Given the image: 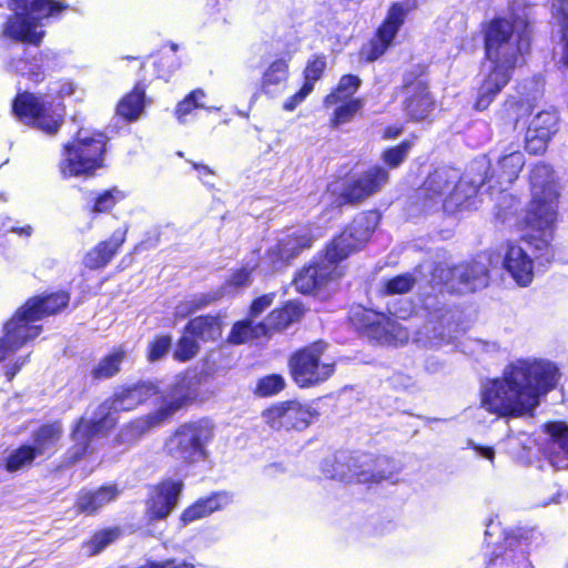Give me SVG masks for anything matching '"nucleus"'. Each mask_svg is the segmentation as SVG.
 <instances>
[{
  "label": "nucleus",
  "instance_id": "f257e3e1",
  "mask_svg": "<svg viewBox=\"0 0 568 568\" xmlns=\"http://www.w3.org/2000/svg\"><path fill=\"white\" fill-rule=\"evenodd\" d=\"M532 199L523 217L527 227L520 242L507 244L503 266L519 286L534 280V261L549 262L554 257L551 241L557 221L558 189L547 164H537L530 175Z\"/></svg>",
  "mask_w": 568,
  "mask_h": 568
},
{
  "label": "nucleus",
  "instance_id": "f03ea898",
  "mask_svg": "<svg viewBox=\"0 0 568 568\" xmlns=\"http://www.w3.org/2000/svg\"><path fill=\"white\" fill-rule=\"evenodd\" d=\"M560 376L559 367L547 358H515L499 376L481 384L480 405L503 418L532 416L541 398L556 388Z\"/></svg>",
  "mask_w": 568,
  "mask_h": 568
},
{
  "label": "nucleus",
  "instance_id": "7ed1b4c3",
  "mask_svg": "<svg viewBox=\"0 0 568 568\" xmlns=\"http://www.w3.org/2000/svg\"><path fill=\"white\" fill-rule=\"evenodd\" d=\"M378 220L375 212L357 215L352 224L333 240L323 256L297 273L294 280L296 290L302 294H310L333 287L345 273L341 262L362 248L376 229Z\"/></svg>",
  "mask_w": 568,
  "mask_h": 568
},
{
  "label": "nucleus",
  "instance_id": "20e7f679",
  "mask_svg": "<svg viewBox=\"0 0 568 568\" xmlns=\"http://www.w3.org/2000/svg\"><path fill=\"white\" fill-rule=\"evenodd\" d=\"M517 26L505 19L493 20L485 31L486 57L484 79L478 89L475 108L486 110L511 78L519 55L528 49L526 36H515Z\"/></svg>",
  "mask_w": 568,
  "mask_h": 568
},
{
  "label": "nucleus",
  "instance_id": "39448f33",
  "mask_svg": "<svg viewBox=\"0 0 568 568\" xmlns=\"http://www.w3.org/2000/svg\"><path fill=\"white\" fill-rule=\"evenodd\" d=\"M158 394V387L153 383H141L119 390L111 403L102 404L94 417L82 418L72 432L74 445L70 450L72 458L77 460L91 448L94 437L103 435L116 423L115 414L121 410L134 409Z\"/></svg>",
  "mask_w": 568,
  "mask_h": 568
},
{
  "label": "nucleus",
  "instance_id": "423d86ee",
  "mask_svg": "<svg viewBox=\"0 0 568 568\" xmlns=\"http://www.w3.org/2000/svg\"><path fill=\"white\" fill-rule=\"evenodd\" d=\"M474 169L460 178L455 169H438L425 181L422 193L429 207H442L453 213L459 209L475 207L473 197L487 183L488 178L471 176Z\"/></svg>",
  "mask_w": 568,
  "mask_h": 568
},
{
  "label": "nucleus",
  "instance_id": "0eeeda50",
  "mask_svg": "<svg viewBox=\"0 0 568 568\" xmlns=\"http://www.w3.org/2000/svg\"><path fill=\"white\" fill-rule=\"evenodd\" d=\"M77 87L71 81L54 83L47 94L23 92L13 102V112L23 123L34 125L39 130L53 134L61 125L63 108L58 98L70 97Z\"/></svg>",
  "mask_w": 568,
  "mask_h": 568
},
{
  "label": "nucleus",
  "instance_id": "6e6552de",
  "mask_svg": "<svg viewBox=\"0 0 568 568\" xmlns=\"http://www.w3.org/2000/svg\"><path fill=\"white\" fill-rule=\"evenodd\" d=\"M105 138L99 132L80 129L63 148L60 172L63 178H88L103 166Z\"/></svg>",
  "mask_w": 568,
  "mask_h": 568
},
{
  "label": "nucleus",
  "instance_id": "1a4fd4ad",
  "mask_svg": "<svg viewBox=\"0 0 568 568\" xmlns=\"http://www.w3.org/2000/svg\"><path fill=\"white\" fill-rule=\"evenodd\" d=\"M14 16L4 27V34L14 40L32 44L40 43L44 36L42 20L62 10L51 0H12Z\"/></svg>",
  "mask_w": 568,
  "mask_h": 568
},
{
  "label": "nucleus",
  "instance_id": "9d476101",
  "mask_svg": "<svg viewBox=\"0 0 568 568\" xmlns=\"http://www.w3.org/2000/svg\"><path fill=\"white\" fill-rule=\"evenodd\" d=\"M541 535L534 528L518 527L506 530L503 540L487 552V568H535L529 552L538 547Z\"/></svg>",
  "mask_w": 568,
  "mask_h": 568
},
{
  "label": "nucleus",
  "instance_id": "9b49d317",
  "mask_svg": "<svg viewBox=\"0 0 568 568\" xmlns=\"http://www.w3.org/2000/svg\"><path fill=\"white\" fill-rule=\"evenodd\" d=\"M523 142L519 138L500 144V155L488 178V190L493 196L495 190L499 194V211L497 216L504 222L508 221V210L516 209L517 201L511 195L504 193L507 185L511 184L521 171L525 160L521 153Z\"/></svg>",
  "mask_w": 568,
  "mask_h": 568
},
{
  "label": "nucleus",
  "instance_id": "f8f14e48",
  "mask_svg": "<svg viewBox=\"0 0 568 568\" xmlns=\"http://www.w3.org/2000/svg\"><path fill=\"white\" fill-rule=\"evenodd\" d=\"M213 438V425L205 419L181 425L165 443L168 454L192 464L205 458V447Z\"/></svg>",
  "mask_w": 568,
  "mask_h": 568
},
{
  "label": "nucleus",
  "instance_id": "ddd939ff",
  "mask_svg": "<svg viewBox=\"0 0 568 568\" xmlns=\"http://www.w3.org/2000/svg\"><path fill=\"white\" fill-rule=\"evenodd\" d=\"M69 303L65 292L52 293L30 298L9 321L18 333L28 342L41 333V326L36 323L42 317L55 314Z\"/></svg>",
  "mask_w": 568,
  "mask_h": 568
},
{
  "label": "nucleus",
  "instance_id": "4468645a",
  "mask_svg": "<svg viewBox=\"0 0 568 568\" xmlns=\"http://www.w3.org/2000/svg\"><path fill=\"white\" fill-rule=\"evenodd\" d=\"M325 344L317 342L297 352L290 362L293 379L301 387H308L328 379L334 363L323 358Z\"/></svg>",
  "mask_w": 568,
  "mask_h": 568
},
{
  "label": "nucleus",
  "instance_id": "2eb2a0df",
  "mask_svg": "<svg viewBox=\"0 0 568 568\" xmlns=\"http://www.w3.org/2000/svg\"><path fill=\"white\" fill-rule=\"evenodd\" d=\"M351 321L378 344L398 345L409 337L407 329L395 320L372 310L356 307L351 313Z\"/></svg>",
  "mask_w": 568,
  "mask_h": 568
},
{
  "label": "nucleus",
  "instance_id": "dca6fc26",
  "mask_svg": "<svg viewBox=\"0 0 568 568\" xmlns=\"http://www.w3.org/2000/svg\"><path fill=\"white\" fill-rule=\"evenodd\" d=\"M312 235L307 226L292 227L282 232L276 241L268 245L261 258L264 273L277 271L294 258L302 250L311 246Z\"/></svg>",
  "mask_w": 568,
  "mask_h": 568
},
{
  "label": "nucleus",
  "instance_id": "f3484780",
  "mask_svg": "<svg viewBox=\"0 0 568 568\" xmlns=\"http://www.w3.org/2000/svg\"><path fill=\"white\" fill-rule=\"evenodd\" d=\"M316 416L315 409L297 400L276 403L262 413L264 423L276 432L303 430L313 423Z\"/></svg>",
  "mask_w": 568,
  "mask_h": 568
},
{
  "label": "nucleus",
  "instance_id": "a211bd4d",
  "mask_svg": "<svg viewBox=\"0 0 568 568\" xmlns=\"http://www.w3.org/2000/svg\"><path fill=\"white\" fill-rule=\"evenodd\" d=\"M412 9L413 7L409 1L394 2L388 8L385 20L377 29L376 38L369 45V52H367L368 60H376L385 53Z\"/></svg>",
  "mask_w": 568,
  "mask_h": 568
},
{
  "label": "nucleus",
  "instance_id": "6ab92c4d",
  "mask_svg": "<svg viewBox=\"0 0 568 568\" xmlns=\"http://www.w3.org/2000/svg\"><path fill=\"white\" fill-rule=\"evenodd\" d=\"M453 326L456 325L446 315L433 314L417 332L416 342L425 347L440 348L457 338V331H453Z\"/></svg>",
  "mask_w": 568,
  "mask_h": 568
},
{
  "label": "nucleus",
  "instance_id": "aec40b11",
  "mask_svg": "<svg viewBox=\"0 0 568 568\" xmlns=\"http://www.w3.org/2000/svg\"><path fill=\"white\" fill-rule=\"evenodd\" d=\"M388 181V173L379 166L368 169L359 176L349 181L342 193L347 202H359L377 192Z\"/></svg>",
  "mask_w": 568,
  "mask_h": 568
},
{
  "label": "nucleus",
  "instance_id": "412c9836",
  "mask_svg": "<svg viewBox=\"0 0 568 568\" xmlns=\"http://www.w3.org/2000/svg\"><path fill=\"white\" fill-rule=\"evenodd\" d=\"M549 436L544 446V455L556 469L568 468V425L552 422L545 426Z\"/></svg>",
  "mask_w": 568,
  "mask_h": 568
},
{
  "label": "nucleus",
  "instance_id": "4be33fe9",
  "mask_svg": "<svg viewBox=\"0 0 568 568\" xmlns=\"http://www.w3.org/2000/svg\"><path fill=\"white\" fill-rule=\"evenodd\" d=\"M182 481L168 479L154 487L148 503V515L152 519L165 518L176 506Z\"/></svg>",
  "mask_w": 568,
  "mask_h": 568
},
{
  "label": "nucleus",
  "instance_id": "5701e85b",
  "mask_svg": "<svg viewBox=\"0 0 568 568\" xmlns=\"http://www.w3.org/2000/svg\"><path fill=\"white\" fill-rule=\"evenodd\" d=\"M557 131V116L551 112L538 113L529 123L526 132V149L530 153L545 151L552 134Z\"/></svg>",
  "mask_w": 568,
  "mask_h": 568
},
{
  "label": "nucleus",
  "instance_id": "b1692460",
  "mask_svg": "<svg viewBox=\"0 0 568 568\" xmlns=\"http://www.w3.org/2000/svg\"><path fill=\"white\" fill-rule=\"evenodd\" d=\"M196 397V382L190 377H180L170 390L162 396L160 408L171 418L179 409L193 402Z\"/></svg>",
  "mask_w": 568,
  "mask_h": 568
},
{
  "label": "nucleus",
  "instance_id": "393cba45",
  "mask_svg": "<svg viewBox=\"0 0 568 568\" xmlns=\"http://www.w3.org/2000/svg\"><path fill=\"white\" fill-rule=\"evenodd\" d=\"M121 495L116 485L101 486L94 490H82L77 498V509L87 515H95L103 507L115 501Z\"/></svg>",
  "mask_w": 568,
  "mask_h": 568
},
{
  "label": "nucleus",
  "instance_id": "a878e982",
  "mask_svg": "<svg viewBox=\"0 0 568 568\" xmlns=\"http://www.w3.org/2000/svg\"><path fill=\"white\" fill-rule=\"evenodd\" d=\"M170 419L160 407L145 416L139 417L121 429L119 442L121 444H133L154 428L162 426Z\"/></svg>",
  "mask_w": 568,
  "mask_h": 568
},
{
  "label": "nucleus",
  "instance_id": "bb28decb",
  "mask_svg": "<svg viewBox=\"0 0 568 568\" xmlns=\"http://www.w3.org/2000/svg\"><path fill=\"white\" fill-rule=\"evenodd\" d=\"M452 281L458 282L452 287L460 293L476 291L487 285V268L480 262L458 265L452 271Z\"/></svg>",
  "mask_w": 568,
  "mask_h": 568
},
{
  "label": "nucleus",
  "instance_id": "cd10ccee",
  "mask_svg": "<svg viewBox=\"0 0 568 568\" xmlns=\"http://www.w3.org/2000/svg\"><path fill=\"white\" fill-rule=\"evenodd\" d=\"M124 241L125 231H114L108 241L99 243L85 254L83 258L84 265L91 270L105 266L114 256L119 247L124 243Z\"/></svg>",
  "mask_w": 568,
  "mask_h": 568
},
{
  "label": "nucleus",
  "instance_id": "c85d7f7f",
  "mask_svg": "<svg viewBox=\"0 0 568 568\" xmlns=\"http://www.w3.org/2000/svg\"><path fill=\"white\" fill-rule=\"evenodd\" d=\"M398 468L394 460L387 457L372 459L365 457L362 462L361 470L355 471V476L359 483H379L382 480H390L397 473Z\"/></svg>",
  "mask_w": 568,
  "mask_h": 568
},
{
  "label": "nucleus",
  "instance_id": "c756f323",
  "mask_svg": "<svg viewBox=\"0 0 568 568\" xmlns=\"http://www.w3.org/2000/svg\"><path fill=\"white\" fill-rule=\"evenodd\" d=\"M304 314L303 305L297 301L287 302L283 307L273 310L263 321L268 336L273 332L283 331Z\"/></svg>",
  "mask_w": 568,
  "mask_h": 568
},
{
  "label": "nucleus",
  "instance_id": "7c9ffc66",
  "mask_svg": "<svg viewBox=\"0 0 568 568\" xmlns=\"http://www.w3.org/2000/svg\"><path fill=\"white\" fill-rule=\"evenodd\" d=\"M232 501L231 496L227 493H217L212 496L200 499L187 509H185L181 516L184 524L192 523L211 515L213 511L220 510L226 507Z\"/></svg>",
  "mask_w": 568,
  "mask_h": 568
},
{
  "label": "nucleus",
  "instance_id": "2f4dec72",
  "mask_svg": "<svg viewBox=\"0 0 568 568\" xmlns=\"http://www.w3.org/2000/svg\"><path fill=\"white\" fill-rule=\"evenodd\" d=\"M207 94L202 89H195L181 100L174 110L175 119L181 124H186L192 120L195 110L203 109L209 112L220 111L219 106L206 105Z\"/></svg>",
  "mask_w": 568,
  "mask_h": 568
},
{
  "label": "nucleus",
  "instance_id": "473e14b6",
  "mask_svg": "<svg viewBox=\"0 0 568 568\" xmlns=\"http://www.w3.org/2000/svg\"><path fill=\"white\" fill-rule=\"evenodd\" d=\"M288 79V62L281 58L273 61L263 72L261 79V90L267 95H275L278 89Z\"/></svg>",
  "mask_w": 568,
  "mask_h": 568
},
{
  "label": "nucleus",
  "instance_id": "72a5a7b5",
  "mask_svg": "<svg viewBox=\"0 0 568 568\" xmlns=\"http://www.w3.org/2000/svg\"><path fill=\"white\" fill-rule=\"evenodd\" d=\"M145 105V91L142 87L136 85L121 99L116 112L128 121H135L143 114Z\"/></svg>",
  "mask_w": 568,
  "mask_h": 568
},
{
  "label": "nucleus",
  "instance_id": "f704fd0d",
  "mask_svg": "<svg viewBox=\"0 0 568 568\" xmlns=\"http://www.w3.org/2000/svg\"><path fill=\"white\" fill-rule=\"evenodd\" d=\"M268 336L266 332V324L258 322L253 323V320L246 318L244 321L236 322L229 335V342L232 344L247 343L254 338Z\"/></svg>",
  "mask_w": 568,
  "mask_h": 568
},
{
  "label": "nucleus",
  "instance_id": "c9c22d12",
  "mask_svg": "<svg viewBox=\"0 0 568 568\" xmlns=\"http://www.w3.org/2000/svg\"><path fill=\"white\" fill-rule=\"evenodd\" d=\"M186 333L202 341H215L221 336V325L217 317L200 316L189 322Z\"/></svg>",
  "mask_w": 568,
  "mask_h": 568
},
{
  "label": "nucleus",
  "instance_id": "e433bc0d",
  "mask_svg": "<svg viewBox=\"0 0 568 568\" xmlns=\"http://www.w3.org/2000/svg\"><path fill=\"white\" fill-rule=\"evenodd\" d=\"M126 192L118 186L95 193L89 203L91 213L100 214L110 212L118 203L126 197Z\"/></svg>",
  "mask_w": 568,
  "mask_h": 568
},
{
  "label": "nucleus",
  "instance_id": "4c0bfd02",
  "mask_svg": "<svg viewBox=\"0 0 568 568\" xmlns=\"http://www.w3.org/2000/svg\"><path fill=\"white\" fill-rule=\"evenodd\" d=\"M359 85L361 80L358 77L352 74L343 75L339 79L336 89L324 99V105L334 106L339 102L357 100L356 98H353V95L356 93Z\"/></svg>",
  "mask_w": 568,
  "mask_h": 568
},
{
  "label": "nucleus",
  "instance_id": "58836bf2",
  "mask_svg": "<svg viewBox=\"0 0 568 568\" xmlns=\"http://www.w3.org/2000/svg\"><path fill=\"white\" fill-rule=\"evenodd\" d=\"M61 434L62 427L59 423L44 425L34 434V446L32 447L40 456L49 454L55 448Z\"/></svg>",
  "mask_w": 568,
  "mask_h": 568
},
{
  "label": "nucleus",
  "instance_id": "ea45409f",
  "mask_svg": "<svg viewBox=\"0 0 568 568\" xmlns=\"http://www.w3.org/2000/svg\"><path fill=\"white\" fill-rule=\"evenodd\" d=\"M124 356L125 352L122 347L114 348L92 369L91 374L93 378L104 379L114 376L120 371V365Z\"/></svg>",
  "mask_w": 568,
  "mask_h": 568
},
{
  "label": "nucleus",
  "instance_id": "a19ab883",
  "mask_svg": "<svg viewBox=\"0 0 568 568\" xmlns=\"http://www.w3.org/2000/svg\"><path fill=\"white\" fill-rule=\"evenodd\" d=\"M434 101L426 89H419L416 94L406 101V111L414 120H423L433 110Z\"/></svg>",
  "mask_w": 568,
  "mask_h": 568
},
{
  "label": "nucleus",
  "instance_id": "79ce46f5",
  "mask_svg": "<svg viewBox=\"0 0 568 568\" xmlns=\"http://www.w3.org/2000/svg\"><path fill=\"white\" fill-rule=\"evenodd\" d=\"M27 341L18 333L14 325L8 322L4 325V335L0 337V363L21 348Z\"/></svg>",
  "mask_w": 568,
  "mask_h": 568
},
{
  "label": "nucleus",
  "instance_id": "37998d69",
  "mask_svg": "<svg viewBox=\"0 0 568 568\" xmlns=\"http://www.w3.org/2000/svg\"><path fill=\"white\" fill-rule=\"evenodd\" d=\"M119 536L120 530L118 528L99 530L83 545V550L88 556H94L115 541Z\"/></svg>",
  "mask_w": 568,
  "mask_h": 568
},
{
  "label": "nucleus",
  "instance_id": "c03bdc74",
  "mask_svg": "<svg viewBox=\"0 0 568 568\" xmlns=\"http://www.w3.org/2000/svg\"><path fill=\"white\" fill-rule=\"evenodd\" d=\"M362 100H349L346 102H339L331 118V124L333 128H338L345 123L351 122L356 113L362 109Z\"/></svg>",
  "mask_w": 568,
  "mask_h": 568
},
{
  "label": "nucleus",
  "instance_id": "a18cd8bd",
  "mask_svg": "<svg viewBox=\"0 0 568 568\" xmlns=\"http://www.w3.org/2000/svg\"><path fill=\"white\" fill-rule=\"evenodd\" d=\"M37 456L40 455L32 446H21L8 456L6 467L9 471L20 470L30 466Z\"/></svg>",
  "mask_w": 568,
  "mask_h": 568
},
{
  "label": "nucleus",
  "instance_id": "49530a36",
  "mask_svg": "<svg viewBox=\"0 0 568 568\" xmlns=\"http://www.w3.org/2000/svg\"><path fill=\"white\" fill-rule=\"evenodd\" d=\"M211 297L205 294L192 296L187 300L180 302L174 308V317L183 320L210 304Z\"/></svg>",
  "mask_w": 568,
  "mask_h": 568
},
{
  "label": "nucleus",
  "instance_id": "de8ad7c7",
  "mask_svg": "<svg viewBox=\"0 0 568 568\" xmlns=\"http://www.w3.org/2000/svg\"><path fill=\"white\" fill-rule=\"evenodd\" d=\"M284 386L285 381L281 375H267L257 381L254 393L261 397L273 396L280 393Z\"/></svg>",
  "mask_w": 568,
  "mask_h": 568
},
{
  "label": "nucleus",
  "instance_id": "09e8293b",
  "mask_svg": "<svg viewBox=\"0 0 568 568\" xmlns=\"http://www.w3.org/2000/svg\"><path fill=\"white\" fill-rule=\"evenodd\" d=\"M326 68V58L324 55H314L312 57L305 67L304 70V84H310L312 90L314 89V84L318 81Z\"/></svg>",
  "mask_w": 568,
  "mask_h": 568
},
{
  "label": "nucleus",
  "instance_id": "8fccbe9b",
  "mask_svg": "<svg viewBox=\"0 0 568 568\" xmlns=\"http://www.w3.org/2000/svg\"><path fill=\"white\" fill-rule=\"evenodd\" d=\"M197 352L199 345L194 337L184 335L178 342L173 357L179 362H187L192 359L197 354Z\"/></svg>",
  "mask_w": 568,
  "mask_h": 568
},
{
  "label": "nucleus",
  "instance_id": "3c124183",
  "mask_svg": "<svg viewBox=\"0 0 568 568\" xmlns=\"http://www.w3.org/2000/svg\"><path fill=\"white\" fill-rule=\"evenodd\" d=\"M416 280L410 274H402L384 283L385 294H405L414 286Z\"/></svg>",
  "mask_w": 568,
  "mask_h": 568
},
{
  "label": "nucleus",
  "instance_id": "603ef678",
  "mask_svg": "<svg viewBox=\"0 0 568 568\" xmlns=\"http://www.w3.org/2000/svg\"><path fill=\"white\" fill-rule=\"evenodd\" d=\"M256 267H260L263 271L261 267V261L258 263L248 262L230 276L227 284L234 287H243L250 285L252 282V273Z\"/></svg>",
  "mask_w": 568,
  "mask_h": 568
},
{
  "label": "nucleus",
  "instance_id": "864d4df0",
  "mask_svg": "<svg viewBox=\"0 0 568 568\" xmlns=\"http://www.w3.org/2000/svg\"><path fill=\"white\" fill-rule=\"evenodd\" d=\"M172 339L169 335H161L155 337L148 348V358L150 362H156L163 358L169 352Z\"/></svg>",
  "mask_w": 568,
  "mask_h": 568
},
{
  "label": "nucleus",
  "instance_id": "5fc2aeb1",
  "mask_svg": "<svg viewBox=\"0 0 568 568\" xmlns=\"http://www.w3.org/2000/svg\"><path fill=\"white\" fill-rule=\"evenodd\" d=\"M412 143L408 141L402 142L399 145L393 149H388L383 153L384 162L390 168L398 166L406 158Z\"/></svg>",
  "mask_w": 568,
  "mask_h": 568
},
{
  "label": "nucleus",
  "instance_id": "6e6d98bb",
  "mask_svg": "<svg viewBox=\"0 0 568 568\" xmlns=\"http://www.w3.org/2000/svg\"><path fill=\"white\" fill-rule=\"evenodd\" d=\"M496 349L495 343H488L481 339L466 338L460 343V351L465 354L475 356L480 353Z\"/></svg>",
  "mask_w": 568,
  "mask_h": 568
},
{
  "label": "nucleus",
  "instance_id": "4d7b16f0",
  "mask_svg": "<svg viewBox=\"0 0 568 568\" xmlns=\"http://www.w3.org/2000/svg\"><path fill=\"white\" fill-rule=\"evenodd\" d=\"M275 293L264 294L255 298L248 310L247 317L254 320L262 315L274 303Z\"/></svg>",
  "mask_w": 568,
  "mask_h": 568
},
{
  "label": "nucleus",
  "instance_id": "13d9d810",
  "mask_svg": "<svg viewBox=\"0 0 568 568\" xmlns=\"http://www.w3.org/2000/svg\"><path fill=\"white\" fill-rule=\"evenodd\" d=\"M312 91L313 90L310 84H303L300 91L285 100L283 109L288 112L294 111Z\"/></svg>",
  "mask_w": 568,
  "mask_h": 568
},
{
  "label": "nucleus",
  "instance_id": "bf43d9fd",
  "mask_svg": "<svg viewBox=\"0 0 568 568\" xmlns=\"http://www.w3.org/2000/svg\"><path fill=\"white\" fill-rule=\"evenodd\" d=\"M361 465H362V463L359 465L354 463L353 464L354 469H351V466H347L348 473H346L344 470V465L337 463L336 469H334L332 473H328L327 477L335 478V479H338L342 481H352L354 479H356L358 481V479L356 478V476L354 474H355V471L361 470Z\"/></svg>",
  "mask_w": 568,
  "mask_h": 568
},
{
  "label": "nucleus",
  "instance_id": "052dcab7",
  "mask_svg": "<svg viewBox=\"0 0 568 568\" xmlns=\"http://www.w3.org/2000/svg\"><path fill=\"white\" fill-rule=\"evenodd\" d=\"M468 446L474 450L476 457L487 460L493 467L495 466L496 452L493 446L479 445L473 440L468 442Z\"/></svg>",
  "mask_w": 568,
  "mask_h": 568
},
{
  "label": "nucleus",
  "instance_id": "680f3d73",
  "mask_svg": "<svg viewBox=\"0 0 568 568\" xmlns=\"http://www.w3.org/2000/svg\"><path fill=\"white\" fill-rule=\"evenodd\" d=\"M139 568H195L192 562L179 559H166L162 561H149Z\"/></svg>",
  "mask_w": 568,
  "mask_h": 568
},
{
  "label": "nucleus",
  "instance_id": "e2e57ef3",
  "mask_svg": "<svg viewBox=\"0 0 568 568\" xmlns=\"http://www.w3.org/2000/svg\"><path fill=\"white\" fill-rule=\"evenodd\" d=\"M506 110H507V112H509V116H515L516 120L518 121V119L520 116H524V115H527L528 113H530L531 106L528 102H525V101H519V102L507 101Z\"/></svg>",
  "mask_w": 568,
  "mask_h": 568
},
{
  "label": "nucleus",
  "instance_id": "0e129e2a",
  "mask_svg": "<svg viewBox=\"0 0 568 568\" xmlns=\"http://www.w3.org/2000/svg\"><path fill=\"white\" fill-rule=\"evenodd\" d=\"M551 8L554 16L568 27V0H552Z\"/></svg>",
  "mask_w": 568,
  "mask_h": 568
},
{
  "label": "nucleus",
  "instance_id": "69168bd1",
  "mask_svg": "<svg viewBox=\"0 0 568 568\" xmlns=\"http://www.w3.org/2000/svg\"><path fill=\"white\" fill-rule=\"evenodd\" d=\"M28 356H19L14 362L7 363L3 366V372L8 381H11L18 372L26 365Z\"/></svg>",
  "mask_w": 568,
  "mask_h": 568
},
{
  "label": "nucleus",
  "instance_id": "338daca9",
  "mask_svg": "<svg viewBox=\"0 0 568 568\" xmlns=\"http://www.w3.org/2000/svg\"><path fill=\"white\" fill-rule=\"evenodd\" d=\"M193 168L199 172L200 179L205 184H211V181L209 180V178L213 175V171L210 168H207L206 165H203V164H199V163H193Z\"/></svg>",
  "mask_w": 568,
  "mask_h": 568
},
{
  "label": "nucleus",
  "instance_id": "774afa93",
  "mask_svg": "<svg viewBox=\"0 0 568 568\" xmlns=\"http://www.w3.org/2000/svg\"><path fill=\"white\" fill-rule=\"evenodd\" d=\"M300 48V40L295 37L288 44L286 50V55L290 58L293 53H295Z\"/></svg>",
  "mask_w": 568,
  "mask_h": 568
}]
</instances>
